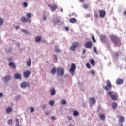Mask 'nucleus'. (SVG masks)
<instances>
[{
	"label": "nucleus",
	"mask_w": 126,
	"mask_h": 126,
	"mask_svg": "<svg viewBox=\"0 0 126 126\" xmlns=\"http://www.w3.org/2000/svg\"><path fill=\"white\" fill-rule=\"evenodd\" d=\"M108 94L110 97L112 101H117L118 100V94L114 91H109Z\"/></svg>",
	"instance_id": "obj_1"
},
{
	"label": "nucleus",
	"mask_w": 126,
	"mask_h": 126,
	"mask_svg": "<svg viewBox=\"0 0 126 126\" xmlns=\"http://www.w3.org/2000/svg\"><path fill=\"white\" fill-rule=\"evenodd\" d=\"M111 40L113 43L116 45H119L120 44V39L116 35H111L110 36Z\"/></svg>",
	"instance_id": "obj_2"
},
{
	"label": "nucleus",
	"mask_w": 126,
	"mask_h": 126,
	"mask_svg": "<svg viewBox=\"0 0 126 126\" xmlns=\"http://www.w3.org/2000/svg\"><path fill=\"white\" fill-rule=\"evenodd\" d=\"M56 72L59 76L64 75V69L62 67H58L56 69Z\"/></svg>",
	"instance_id": "obj_3"
},
{
	"label": "nucleus",
	"mask_w": 126,
	"mask_h": 126,
	"mask_svg": "<svg viewBox=\"0 0 126 126\" xmlns=\"http://www.w3.org/2000/svg\"><path fill=\"white\" fill-rule=\"evenodd\" d=\"M106 83V86H104L103 87V89L106 91L111 90V89H112V84H111V82H110V80H107Z\"/></svg>",
	"instance_id": "obj_4"
},
{
	"label": "nucleus",
	"mask_w": 126,
	"mask_h": 126,
	"mask_svg": "<svg viewBox=\"0 0 126 126\" xmlns=\"http://www.w3.org/2000/svg\"><path fill=\"white\" fill-rule=\"evenodd\" d=\"M79 46V44H78V42H73L72 46L70 48V50L72 51V52H74V51H75V49L76 48H78Z\"/></svg>",
	"instance_id": "obj_5"
},
{
	"label": "nucleus",
	"mask_w": 126,
	"mask_h": 126,
	"mask_svg": "<svg viewBox=\"0 0 126 126\" xmlns=\"http://www.w3.org/2000/svg\"><path fill=\"white\" fill-rule=\"evenodd\" d=\"M76 68V66L75 65V64L72 63L71 64V68L69 69V72L72 74V75H74V71H75Z\"/></svg>",
	"instance_id": "obj_6"
},
{
	"label": "nucleus",
	"mask_w": 126,
	"mask_h": 126,
	"mask_svg": "<svg viewBox=\"0 0 126 126\" xmlns=\"http://www.w3.org/2000/svg\"><path fill=\"white\" fill-rule=\"evenodd\" d=\"M98 12L99 13L100 18H104V17H105L106 16V11H105L104 10H99Z\"/></svg>",
	"instance_id": "obj_7"
},
{
	"label": "nucleus",
	"mask_w": 126,
	"mask_h": 126,
	"mask_svg": "<svg viewBox=\"0 0 126 126\" xmlns=\"http://www.w3.org/2000/svg\"><path fill=\"white\" fill-rule=\"evenodd\" d=\"M20 86L22 88H25L26 87H29L30 85L29 84V83L27 82H23L20 84Z\"/></svg>",
	"instance_id": "obj_8"
},
{
	"label": "nucleus",
	"mask_w": 126,
	"mask_h": 126,
	"mask_svg": "<svg viewBox=\"0 0 126 126\" xmlns=\"http://www.w3.org/2000/svg\"><path fill=\"white\" fill-rule=\"evenodd\" d=\"M48 6L50 8V10L52 12L55 11V10L58 8V5H57V4H54L52 6L48 5Z\"/></svg>",
	"instance_id": "obj_9"
},
{
	"label": "nucleus",
	"mask_w": 126,
	"mask_h": 126,
	"mask_svg": "<svg viewBox=\"0 0 126 126\" xmlns=\"http://www.w3.org/2000/svg\"><path fill=\"white\" fill-rule=\"evenodd\" d=\"M85 47L87 49H90L92 47V42L91 41H87L85 44Z\"/></svg>",
	"instance_id": "obj_10"
},
{
	"label": "nucleus",
	"mask_w": 126,
	"mask_h": 126,
	"mask_svg": "<svg viewBox=\"0 0 126 126\" xmlns=\"http://www.w3.org/2000/svg\"><path fill=\"white\" fill-rule=\"evenodd\" d=\"M90 101V105L91 106H93V105H95L96 104V100H95V98L94 97H91L89 99Z\"/></svg>",
	"instance_id": "obj_11"
},
{
	"label": "nucleus",
	"mask_w": 126,
	"mask_h": 126,
	"mask_svg": "<svg viewBox=\"0 0 126 126\" xmlns=\"http://www.w3.org/2000/svg\"><path fill=\"white\" fill-rule=\"evenodd\" d=\"M21 20L22 21V22H23V23H26V22H31V20L30 19H26V18H25V17L23 16L21 18Z\"/></svg>",
	"instance_id": "obj_12"
},
{
	"label": "nucleus",
	"mask_w": 126,
	"mask_h": 126,
	"mask_svg": "<svg viewBox=\"0 0 126 126\" xmlns=\"http://www.w3.org/2000/svg\"><path fill=\"white\" fill-rule=\"evenodd\" d=\"M11 78V76H10V75H7L5 77H4L3 80L4 82H7L9 81V80H10Z\"/></svg>",
	"instance_id": "obj_13"
},
{
	"label": "nucleus",
	"mask_w": 126,
	"mask_h": 126,
	"mask_svg": "<svg viewBox=\"0 0 126 126\" xmlns=\"http://www.w3.org/2000/svg\"><path fill=\"white\" fill-rule=\"evenodd\" d=\"M30 71L27 70L26 71L24 72L23 76L25 77V78H28L29 77V75H30Z\"/></svg>",
	"instance_id": "obj_14"
},
{
	"label": "nucleus",
	"mask_w": 126,
	"mask_h": 126,
	"mask_svg": "<svg viewBox=\"0 0 126 126\" xmlns=\"http://www.w3.org/2000/svg\"><path fill=\"white\" fill-rule=\"evenodd\" d=\"M9 66H10L12 69H15V68H16L15 63H14L13 62H10L9 63Z\"/></svg>",
	"instance_id": "obj_15"
},
{
	"label": "nucleus",
	"mask_w": 126,
	"mask_h": 126,
	"mask_svg": "<svg viewBox=\"0 0 126 126\" xmlns=\"http://www.w3.org/2000/svg\"><path fill=\"white\" fill-rule=\"evenodd\" d=\"M124 80H123V79L118 78L117 79L116 83L117 84V85H120V84H122Z\"/></svg>",
	"instance_id": "obj_16"
},
{
	"label": "nucleus",
	"mask_w": 126,
	"mask_h": 126,
	"mask_svg": "<svg viewBox=\"0 0 126 126\" xmlns=\"http://www.w3.org/2000/svg\"><path fill=\"white\" fill-rule=\"evenodd\" d=\"M14 78L15 79H21V74L19 73H16L14 75Z\"/></svg>",
	"instance_id": "obj_17"
},
{
	"label": "nucleus",
	"mask_w": 126,
	"mask_h": 126,
	"mask_svg": "<svg viewBox=\"0 0 126 126\" xmlns=\"http://www.w3.org/2000/svg\"><path fill=\"white\" fill-rule=\"evenodd\" d=\"M69 21L70 23H76L77 22V20L75 18H72L69 19Z\"/></svg>",
	"instance_id": "obj_18"
},
{
	"label": "nucleus",
	"mask_w": 126,
	"mask_h": 126,
	"mask_svg": "<svg viewBox=\"0 0 126 126\" xmlns=\"http://www.w3.org/2000/svg\"><path fill=\"white\" fill-rule=\"evenodd\" d=\"M111 106L113 110H116V109H117V107H118V104L116 103L115 102H113Z\"/></svg>",
	"instance_id": "obj_19"
},
{
	"label": "nucleus",
	"mask_w": 126,
	"mask_h": 126,
	"mask_svg": "<svg viewBox=\"0 0 126 126\" xmlns=\"http://www.w3.org/2000/svg\"><path fill=\"white\" fill-rule=\"evenodd\" d=\"M119 118V122L120 123H123L124 121H125V117L123 116L119 115L118 116Z\"/></svg>",
	"instance_id": "obj_20"
},
{
	"label": "nucleus",
	"mask_w": 126,
	"mask_h": 126,
	"mask_svg": "<svg viewBox=\"0 0 126 126\" xmlns=\"http://www.w3.org/2000/svg\"><path fill=\"white\" fill-rule=\"evenodd\" d=\"M99 117L100 118L101 121H104L105 119H106V116H105L104 114H102L99 115Z\"/></svg>",
	"instance_id": "obj_21"
},
{
	"label": "nucleus",
	"mask_w": 126,
	"mask_h": 126,
	"mask_svg": "<svg viewBox=\"0 0 126 126\" xmlns=\"http://www.w3.org/2000/svg\"><path fill=\"white\" fill-rule=\"evenodd\" d=\"M12 112V108L10 107H7L6 109V113L7 114H9V113H11Z\"/></svg>",
	"instance_id": "obj_22"
},
{
	"label": "nucleus",
	"mask_w": 126,
	"mask_h": 126,
	"mask_svg": "<svg viewBox=\"0 0 126 126\" xmlns=\"http://www.w3.org/2000/svg\"><path fill=\"white\" fill-rule=\"evenodd\" d=\"M60 22V19H59L58 18H56L54 19L53 21L54 25H56V24H58Z\"/></svg>",
	"instance_id": "obj_23"
},
{
	"label": "nucleus",
	"mask_w": 126,
	"mask_h": 126,
	"mask_svg": "<svg viewBox=\"0 0 126 126\" xmlns=\"http://www.w3.org/2000/svg\"><path fill=\"white\" fill-rule=\"evenodd\" d=\"M106 36L105 35H101L100 36V40L102 41V42H106Z\"/></svg>",
	"instance_id": "obj_24"
},
{
	"label": "nucleus",
	"mask_w": 126,
	"mask_h": 126,
	"mask_svg": "<svg viewBox=\"0 0 126 126\" xmlns=\"http://www.w3.org/2000/svg\"><path fill=\"white\" fill-rule=\"evenodd\" d=\"M50 93L51 94L52 96H54L55 94H56V91L55 90V89L53 88L50 90Z\"/></svg>",
	"instance_id": "obj_25"
},
{
	"label": "nucleus",
	"mask_w": 126,
	"mask_h": 126,
	"mask_svg": "<svg viewBox=\"0 0 126 126\" xmlns=\"http://www.w3.org/2000/svg\"><path fill=\"white\" fill-rule=\"evenodd\" d=\"M56 72H57V70L56 69V68H53L51 71V74H53V75H55V74H56Z\"/></svg>",
	"instance_id": "obj_26"
},
{
	"label": "nucleus",
	"mask_w": 126,
	"mask_h": 126,
	"mask_svg": "<svg viewBox=\"0 0 126 126\" xmlns=\"http://www.w3.org/2000/svg\"><path fill=\"white\" fill-rule=\"evenodd\" d=\"M90 63L91 64H92V65H93V66H95V61H94V60L91 59L90 60Z\"/></svg>",
	"instance_id": "obj_27"
},
{
	"label": "nucleus",
	"mask_w": 126,
	"mask_h": 126,
	"mask_svg": "<svg viewBox=\"0 0 126 126\" xmlns=\"http://www.w3.org/2000/svg\"><path fill=\"white\" fill-rule=\"evenodd\" d=\"M41 36H37L35 38V42L36 43H39V42H40V41H41Z\"/></svg>",
	"instance_id": "obj_28"
},
{
	"label": "nucleus",
	"mask_w": 126,
	"mask_h": 126,
	"mask_svg": "<svg viewBox=\"0 0 126 126\" xmlns=\"http://www.w3.org/2000/svg\"><path fill=\"white\" fill-rule=\"evenodd\" d=\"M27 66H31V59H29L28 61H27Z\"/></svg>",
	"instance_id": "obj_29"
},
{
	"label": "nucleus",
	"mask_w": 126,
	"mask_h": 126,
	"mask_svg": "<svg viewBox=\"0 0 126 126\" xmlns=\"http://www.w3.org/2000/svg\"><path fill=\"white\" fill-rule=\"evenodd\" d=\"M22 32H23V33H24L25 34H26L27 35H28L29 34V32L25 29H22Z\"/></svg>",
	"instance_id": "obj_30"
},
{
	"label": "nucleus",
	"mask_w": 126,
	"mask_h": 126,
	"mask_svg": "<svg viewBox=\"0 0 126 126\" xmlns=\"http://www.w3.org/2000/svg\"><path fill=\"white\" fill-rule=\"evenodd\" d=\"M4 22L3 18L0 17V26H2L3 22Z\"/></svg>",
	"instance_id": "obj_31"
},
{
	"label": "nucleus",
	"mask_w": 126,
	"mask_h": 126,
	"mask_svg": "<svg viewBox=\"0 0 126 126\" xmlns=\"http://www.w3.org/2000/svg\"><path fill=\"white\" fill-rule=\"evenodd\" d=\"M26 18H27V19H30V18H31V14L29 13H27L26 14Z\"/></svg>",
	"instance_id": "obj_32"
},
{
	"label": "nucleus",
	"mask_w": 126,
	"mask_h": 126,
	"mask_svg": "<svg viewBox=\"0 0 126 126\" xmlns=\"http://www.w3.org/2000/svg\"><path fill=\"white\" fill-rule=\"evenodd\" d=\"M61 105H65L66 104V101H65V100L62 99L61 101Z\"/></svg>",
	"instance_id": "obj_33"
},
{
	"label": "nucleus",
	"mask_w": 126,
	"mask_h": 126,
	"mask_svg": "<svg viewBox=\"0 0 126 126\" xmlns=\"http://www.w3.org/2000/svg\"><path fill=\"white\" fill-rule=\"evenodd\" d=\"M114 58H116V59H118V58H119V53L115 52L114 54Z\"/></svg>",
	"instance_id": "obj_34"
},
{
	"label": "nucleus",
	"mask_w": 126,
	"mask_h": 126,
	"mask_svg": "<svg viewBox=\"0 0 126 126\" xmlns=\"http://www.w3.org/2000/svg\"><path fill=\"white\" fill-rule=\"evenodd\" d=\"M49 104L50 106H53V105L55 104V102L53 100H50L49 102Z\"/></svg>",
	"instance_id": "obj_35"
},
{
	"label": "nucleus",
	"mask_w": 126,
	"mask_h": 126,
	"mask_svg": "<svg viewBox=\"0 0 126 126\" xmlns=\"http://www.w3.org/2000/svg\"><path fill=\"white\" fill-rule=\"evenodd\" d=\"M73 115L75 117H77V116H78V115H79V113H78V111H74L73 112Z\"/></svg>",
	"instance_id": "obj_36"
},
{
	"label": "nucleus",
	"mask_w": 126,
	"mask_h": 126,
	"mask_svg": "<svg viewBox=\"0 0 126 126\" xmlns=\"http://www.w3.org/2000/svg\"><path fill=\"white\" fill-rule=\"evenodd\" d=\"M7 123H8V125H9V126L12 125V119H9L7 121Z\"/></svg>",
	"instance_id": "obj_37"
},
{
	"label": "nucleus",
	"mask_w": 126,
	"mask_h": 126,
	"mask_svg": "<svg viewBox=\"0 0 126 126\" xmlns=\"http://www.w3.org/2000/svg\"><path fill=\"white\" fill-rule=\"evenodd\" d=\"M54 50H55L56 53H59V52H61V50H60V49L59 48L57 47V46H55Z\"/></svg>",
	"instance_id": "obj_38"
},
{
	"label": "nucleus",
	"mask_w": 126,
	"mask_h": 126,
	"mask_svg": "<svg viewBox=\"0 0 126 126\" xmlns=\"http://www.w3.org/2000/svg\"><path fill=\"white\" fill-rule=\"evenodd\" d=\"M93 51L94 52V53H95V54L98 55V52L97 51V49H96V47L95 46L93 47Z\"/></svg>",
	"instance_id": "obj_39"
},
{
	"label": "nucleus",
	"mask_w": 126,
	"mask_h": 126,
	"mask_svg": "<svg viewBox=\"0 0 126 126\" xmlns=\"http://www.w3.org/2000/svg\"><path fill=\"white\" fill-rule=\"evenodd\" d=\"M86 66L88 69H90V68H91V66H90V64H89V63H87Z\"/></svg>",
	"instance_id": "obj_40"
},
{
	"label": "nucleus",
	"mask_w": 126,
	"mask_h": 126,
	"mask_svg": "<svg viewBox=\"0 0 126 126\" xmlns=\"http://www.w3.org/2000/svg\"><path fill=\"white\" fill-rule=\"evenodd\" d=\"M92 40L93 43H96V39H95V37H94V36H92Z\"/></svg>",
	"instance_id": "obj_41"
},
{
	"label": "nucleus",
	"mask_w": 126,
	"mask_h": 126,
	"mask_svg": "<svg viewBox=\"0 0 126 126\" xmlns=\"http://www.w3.org/2000/svg\"><path fill=\"white\" fill-rule=\"evenodd\" d=\"M94 17L95 18H98V17H99V15L96 12L94 13Z\"/></svg>",
	"instance_id": "obj_42"
},
{
	"label": "nucleus",
	"mask_w": 126,
	"mask_h": 126,
	"mask_svg": "<svg viewBox=\"0 0 126 126\" xmlns=\"http://www.w3.org/2000/svg\"><path fill=\"white\" fill-rule=\"evenodd\" d=\"M83 7L85 8V9H87L88 8V5L87 4H84L83 5Z\"/></svg>",
	"instance_id": "obj_43"
},
{
	"label": "nucleus",
	"mask_w": 126,
	"mask_h": 126,
	"mask_svg": "<svg viewBox=\"0 0 126 126\" xmlns=\"http://www.w3.org/2000/svg\"><path fill=\"white\" fill-rule=\"evenodd\" d=\"M44 114L45 116H48L51 114V111H46Z\"/></svg>",
	"instance_id": "obj_44"
},
{
	"label": "nucleus",
	"mask_w": 126,
	"mask_h": 126,
	"mask_svg": "<svg viewBox=\"0 0 126 126\" xmlns=\"http://www.w3.org/2000/svg\"><path fill=\"white\" fill-rule=\"evenodd\" d=\"M23 4L25 8L27 7V6L28 5V4H27V3H26V2H24L23 3Z\"/></svg>",
	"instance_id": "obj_45"
},
{
	"label": "nucleus",
	"mask_w": 126,
	"mask_h": 126,
	"mask_svg": "<svg viewBox=\"0 0 126 126\" xmlns=\"http://www.w3.org/2000/svg\"><path fill=\"white\" fill-rule=\"evenodd\" d=\"M16 125H18L19 124V119L16 118Z\"/></svg>",
	"instance_id": "obj_46"
},
{
	"label": "nucleus",
	"mask_w": 126,
	"mask_h": 126,
	"mask_svg": "<svg viewBox=\"0 0 126 126\" xmlns=\"http://www.w3.org/2000/svg\"><path fill=\"white\" fill-rule=\"evenodd\" d=\"M12 49L11 48H9L8 50H6L7 53H11Z\"/></svg>",
	"instance_id": "obj_47"
},
{
	"label": "nucleus",
	"mask_w": 126,
	"mask_h": 126,
	"mask_svg": "<svg viewBox=\"0 0 126 126\" xmlns=\"http://www.w3.org/2000/svg\"><path fill=\"white\" fill-rule=\"evenodd\" d=\"M46 107H47V105H43L42 106V110H45V109H46Z\"/></svg>",
	"instance_id": "obj_48"
},
{
	"label": "nucleus",
	"mask_w": 126,
	"mask_h": 126,
	"mask_svg": "<svg viewBox=\"0 0 126 126\" xmlns=\"http://www.w3.org/2000/svg\"><path fill=\"white\" fill-rule=\"evenodd\" d=\"M67 119H68L69 121H71V120H72V116H68Z\"/></svg>",
	"instance_id": "obj_49"
},
{
	"label": "nucleus",
	"mask_w": 126,
	"mask_h": 126,
	"mask_svg": "<svg viewBox=\"0 0 126 126\" xmlns=\"http://www.w3.org/2000/svg\"><path fill=\"white\" fill-rule=\"evenodd\" d=\"M54 57L55 59H56V60L58 61V56H57V55L54 54Z\"/></svg>",
	"instance_id": "obj_50"
},
{
	"label": "nucleus",
	"mask_w": 126,
	"mask_h": 126,
	"mask_svg": "<svg viewBox=\"0 0 126 126\" xmlns=\"http://www.w3.org/2000/svg\"><path fill=\"white\" fill-rule=\"evenodd\" d=\"M91 74H95V71L92 70L91 71Z\"/></svg>",
	"instance_id": "obj_51"
},
{
	"label": "nucleus",
	"mask_w": 126,
	"mask_h": 126,
	"mask_svg": "<svg viewBox=\"0 0 126 126\" xmlns=\"http://www.w3.org/2000/svg\"><path fill=\"white\" fill-rule=\"evenodd\" d=\"M32 112H34V108L33 107H31L30 113H32Z\"/></svg>",
	"instance_id": "obj_52"
},
{
	"label": "nucleus",
	"mask_w": 126,
	"mask_h": 126,
	"mask_svg": "<svg viewBox=\"0 0 126 126\" xmlns=\"http://www.w3.org/2000/svg\"><path fill=\"white\" fill-rule=\"evenodd\" d=\"M51 120H56V117H55L54 116H52L51 117Z\"/></svg>",
	"instance_id": "obj_53"
},
{
	"label": "nucleus",
	"mask_w": 126,
	"mask_h": 126,
	"mask_svg": "<svg viewBox=\"0 0 126 126\" xmlns=\"http://www.w3.org/2000/svg\"><path fill=\"white\" fill-rule=\"evenodd\" d=\"M65 29L66 31H68L69 30V29L68 28V27H65Z\"/></svg>",
	"instance_id": "obj_54"
},
{
	"label": "nucleus",
	"mask_w": 126,
	"mask_h": 126,
	"mask_svg": "<svg viewBox=\"0 0 126 126\" xmlns=\"http://www.w3.org/2000/svg\"><path fill=\"white\" fill-rule=\"evenodd\" d=\"M123 15H125V16H126V9L124 11V12H123Z\"/></svg>",
	"instance_id": "obj_55"
},
{
	"label": "nucleus",
	"mask_w": 126,
	"mask_h": 126,
	"mask_svg": "<svg viewBox=\"0 0 126 126\" xmlns=\"http://www.w3.org/2000/svg\"><path fill=\"white\" fill-rule=\"evenodd\" d=\"M3 96V94L2 93L0 92V98Z\"/></svg>",
	"instance_id": "obj_56"
},
{
	"label": "nucleus",
	"mask_w": 126,
	"mask_h": 126,
	"mask_svg": "<svg viewBox=\"0 0 126 126\" xmlns=\"http://www.w3.org/2000/svg\"><path fill=\"white\" fill-rule=\"evenodd\" d=\"M47 20V17H46V16L43 17V20L45 21V20Z\"/></svg>",
	"instance_id": "obj_57"
},
{
	"label": "nucleus",
	"mask_w": 126,
	"mask_h": 126,
	"mask_svg": "<svg viewBox=\"0 0 126 126\" xmlns=\"http://www.w3.org/2000/svg\"><path fill=\"white\" fill-rule=\"evenodd\" d=\"M85 52H86V50L83 49V55H84V54H85Z\"/></svg>",
	"instance_id": "obj_58"
},
{
	"label": "nucleus",
	"mask_w": 126,
	"mask_h": 126,
	"mask_svg": "<svg viewBox=\"0 0 126 126\" xmlns=\"http://www.w3.org/2000/svg\"><path fill=\"white\" fill-rule=\"evenodd\" d=\"M80 2H84V0H79Z\"/></svg>",
	"instance_id": "obj_59"
},
{
	"label": "nucleus",
	"mask_w": 126,
	"mask_h": 126,
	"mask_svg": "<svg viewBox=\"0 0 126 126\" xmlns=\"http://www.w3.org/2000/svg\"><path fill=\"white\" fill-rule=\"evenodd\" d=\"M8 61H12V58H9Z\"/></svg>",
	"instance_id": "obj_60"
},
{
	"label": "nucleus",
	"mask_w": 126,
	"mask_h": 126,
	"mask_svg": "<svg viewBox=\"0 0 126 126\" xmlns=\"http://www.w3.org/2000/svg\"><path fill=\"white\" fill-rule=\"evenodd\" d=\"M98 109H99V110H101V109H102V107H101V106H99V107H98Z\"/></svg>",
	"instance_id": "obj_61"
},
{
	"label": "nucleus",
	"mask_w": 126,
	"mask_h": 126,
	"mask_svg": "<svg viewBox=\"0 0 126 126\" xmlns=\"http://www.w3.org/2000/svg\"><path fill=\"white\" fill-rule=\"evenodd\" d=\"M17 46H18V47H19V46H20V43H17Z\"/></svg>",
	"instance_id": "obj_62"
},
{
	"label": "nucleus",
	"mask_w": 126,
	"mask_h": 126,
	"mask_svg": "<svg viewBox=\"0 0 126 126\" xmlns=\"http://www.w3.org/2000/svg\"><path fill=\"white\" fill-rule=\"evenodd\" d=\"M16 126H22V125H19V124H18V125H17Z\"/></svg>",
	"instance_id": "obj_63"
},
{
	"label": "nucleus",
	"mask_w": 126,
	"mask_h": 126,
	"mask_svg": "<svg viewBox=\"0 0 126 126\" xmlns=\"http://www.w3.org/2000/svg\"><path fill=\"white\" fill-rule=\"evenodd\" d=\"M69 126H73L71 124H70V125H69Z\"/></svg>",
	"instance_id": "obj_64"
}]
</instances>
